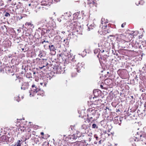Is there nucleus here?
Here are the masks:
<instances>
[{
	"instance_id": "nucleus-1",
	"label": "nucleus",
	"mask_w": 146,
	"mask_h": 146,
	"mask_svg": "<svg viewBox=\"0 0 146 146\" xmlns=\"http://www.w3.org/2000/svg\"><path fill=\"white\" fill-rule=\"evenodd\" d=\"M88 110L89 111L88 114L87 115L88 119H89L88 122L93 121V120L92 119L96 115L95 110H92V108H90L88 109Z\"/></svg>"
},
{
	"instance_id": "nucleus-2",
	"label": "nucleus",
	"mask_w": 146,
	"mask_h": 146,
	"mask_svg": "<svg viewBox=\"0 0 146 146\" xmlns=\"http://www.w3.org/2000/svg\"><path fill=\"white\" fill-rule=\"evenodd\" d=\"M137 44H132V43H129L128 46V51H132L133 54L134 53H137L138 52L137 49L139 46H137Z\"/></svg>"
},
{
	"instance_id": "nucleus-3",
	"label": "nucleus",
	"mask_w": 146,
	"mask_h": 146,
	"mask_svg": "<svg viewBox=\"0 0 146 146\" xmlns=\"http://www.w3.org/2000/svg\"><path fill=\"white\" fill-rule=\"evenodd\" d=\"M46 19H43L37 23V25L39 27L38 29H41V28L44 27H46Z\"/></svg>"
},
{
	"instance_id": "nucleus-4",
	"label": "nucleus",
	"mask_w": 146,
	"mask_h": 146,
	"mask_svg": "<svg viewBox=\"0 0 146 146\" xmlns=\"http://www.w3.org/2000/svg\"><path fill=\"white\" fill-rule=\"evenodd\" d=\"M31 91H29V93H30L29 95L31 96V95L32 92L36 93L39 90H40V89L38 88H36L35 85L33 84L32 86V88L31 89Z\"/></svg>"
},
{
	"instance_id": "nucleus-5",
	"label": "nucleus",
	"mask_w": 146,
	"mask_h": 146,
	"mask_svg": "<svg viewBox=\"0 0 146 146\" xmlns=\"http://www.w3.org/2000/svg\"><path fill=\"white\" fill-rule=\"evenodd\" d=\"M135 32L133 31H130L128 30V40L130 41L131 40L132 38L134 37V36L136 35L135 34Z\"/></svg>"
},
{
	"instance_id": "nucleus-6",
	"label": "nucleus",
	"mask_w": 146,
	"mask_h": 146,
	"mask_svg": "<svg viewBox=\"0 0 146 146\" xmlns=\"http://www.w3.org/2000/svg\"><path fill=\"white\" fill-rule=\"evenodd\" d=\"M140 141H143L144 143L146 144V134H143L140 135Z\"/></svg>"
},
{
	"instance_id": "nucleus-7",
	"label": "nucleus",
	"mask_w": 146,
	"mask_h": 146,
	"mask_svg": "<svg viewBox=\"0 0 146 146\" xmlns=\"http://www.w3.org/2000/svg\"><path fill=\"white\" fill-rule=\"evenodd\" d=\"M71 63L73 64V66L76 65V66L77 67H78V65L79 64V63L75 60L74 56L71 60Z\"/></svg>"
},
{
	"instance_id": "nucleus-8",
	"label": "nucleus",
	"mask_w": 146,
	"mask_h": 146,
	"mask_svg": "<svg viewBox=\"0 0 146 146\" xmlns=\"http://www.w3.org/2000/svg\"><path fill=\"white\" fill-rule=\"evenodd\" d=\"M29 87V84L27 82H24L22 85L21 87V89L23 90H25L27 89Z\"/></svg>"
},
{
	"instance_id": "nucleus-9",
	"label": "nucleus",
	"mask_w": 146,
	"mask_h": 146,
	"mask_svg": "<svg viewBox=\"0 0 146 146\" xmlns=\"http://www.w3.org/2000/svg\"><path fill=\"white\" fill-rule=\"evenodd\" d=\"M36 59L38 60H41L40 61L42 62V63H43V64H44V63L45 62V64H44V65H43V66L40 68V69H42V68H43V67L45 66H47L48 64V63L46 62V60L45 59H42H42H40V58H37Z\"/></svg>"
},
{
	"instance_id": "nucleus-10",
	"label": "nucleus",
	"mask_w": 146,
	"mask_h": 146,
	"mask_svg": "<svg viewBox=\"0 0 146 146\" xmlns=\"http://www.w3.org/2000/svg\"><path fill=\"white\" fill-rule=\"evenodd\" d=\"M101 91L98 89L94 90L93 91V93L95 96H97L99 95V93H100Z\"/></svg>"
},
{
	"instance_id": "nucleus-11",
	"label": "nucleus",
	"mask_w": 146,
	"mask_h": 146,
	"mask_svg": "<svg viewBox=\"0 0 146 146\" xmlns=\"http://www.w3.org/2000/svg\"><path fill=\"white\" fill-rule=\"evenodd\" d=\"M48 0H42L41 2V5H42L46 6L50 5Z\"/></svg>"
},
{
	"instance_id": "nucleus-12",
	"label": "nucleus",
	"mask_w": 146,
	"mask_h": 146,
	"mask_svg": "<svg viewBox=\"0 0 146 146\" xmlns=\"http://www.w3.org/2000/svg\"><path fill=\"white\" fill-rule=\"evenodd\" d=\"M8 139V137L5 135L2 136L1 138V140L3 142H7Z\"/></svg>"
},
{
	"instance_id": "nucleus-13",
	"label": "nucleus",
	"mask_w": 146,
	"mask_h": 146,
	"mask_svg": "<svg viewBox=\"0 0 146 146\" xmlns=\"http://www.w3.org/2000/svg\"><path fill=\"white\" fill-rule=\"evenodd\" d=\"M23 5V4L21 3L20 2H19L16 6V9H19L22 8V6Z\"/></svg>"
},
{
	"instance_id": "nucleus-14",
	"label": "nucleus",
	"mask_w": 146,
	"mask_h": 146,
	"mask_svg": "<svg viewBox=\"0 0 146 146\" xmlns=\"http://www.w3.org/2000/svg\"><path fill=\"white\" fill-rule=\"evenodd\" d=\"M22 141V140H18L17 142H16L14 145V146H21Z\"/></svg>"
},
{
	"instance_id": "nucleus-15",
	"label": "nucleus",
	"mask_w": 146,
	"mask_h": 146,
	"mask_svg": "<svg viewBox=\"0 0 146 146\" xmlns=\"http://www.w3.org/2000/svg\"><path fill=\"white\" fill-rule=\"evenodd\" d=\"M42 31L41 34L43 35L45 34L46 32L47 29L44 28H42L41 29H40Z\"/></svg>"
},
{
	"instance_id": "nucleus-16",
	"label": "nucleus",
	"mask_w": 146,
	"mask_h": 146,
	"mask_svg": "<svg viewBox=\"0 0 146 146\" xmlns=\"http://www.w3.org/2000/svg\"><path fill=\"white\" fill-rule=\"evenodd\" d=\"M49 48L51 51H54L55 50L54 47L53 45H49Z\"/></svg>"
},
{
	"instance_id": "nucleus-17",
	"label": "nucleus",
	"mask_w": 146,
	"mask_h": 146,
	"mask_svg": "<svg viewBox=\"0 0 146 146\" xmlns=\"http://www.w3.org/2000/svg\"><path fill=\"white\" fill-rule=\"evenodd\" d=\"M77 138V136H75L73 135H72L70 138V139H72V140H75Z\"/></svg>"
},
{
	"instance_id": "nucleus-18",
	"label": "nucleus",
	"mask_w": 146,
	"mask_h": 146,
	"mask_svg": "<svg viewBox=\"0 0 146 146\" xmlns=\"http://www.w3.org/2000/svg\"><path fill=\"white\" fill-rule=\"evenodd\" d=\"M144 3V2L143 0H141L139 2L138 4H137V3H136V4L137 5H138V4H140L141 5H143Z\"/></svg>"
},
{
	"instance_id": "nucleus-19",
	"label": "nucleus",
	"mask_w": 146,
	"mask_h": 146,
	"mask_svg": "<svg viewBox=\"0 0 146 146\" xmlns=\"http://www.w3.org/2000/svg\"><path fill=\"white\" fill-rule=\"evenodd\" d=\"M81 128L83 129H86L87 128V126L85 124H84L82 125Z\"/></svg>"
},
{
	"instance_id": "nucleus-20",
	"label": "nucleus",
	"mask_w": 146,
	"mask_h": 146,
	"mask_svg": "<svg viewBox=\"0 0 146 146\" xmlns=\"http://www.w3.org/2000/svg\"><path fill=\"white\" fill-rule=\"evenodd\" d=\"M92 127L93 128H96L98 129V126L95 123H94L92 125Z\"/></svg>"
},
{
	"instance_id": "nucleus-21",
	"label": "nucleus",
	"mask_w": 146,
	"mask_h": 146,
	"mask_svg": "<svg viewBox=\"0 0 146 146\" xmlns=\"http://www.w3.org/2000/svg\"><path fill=\"white\" fill-rule=\"evenodd\" d=\"M15 99L18 102L20 101V100L19 99V96H18L17 97H15Z\"/></svg>"
},
{
	"instance_id": "nucleus-22",
	"label": "nucleus",
	"mask_w": 146,
	"mask_h": 146,
	"mask_svg": "<svg viewBox=\"0 0 146 146\" xmlns=\"http://www.w3.org/2000/svg\"><path fill=\"white\" fill-rule=\"evenodd\" d=\"M87 52L86 51H85V49L84 50V51L83 52V53L82 54V56H84L86 55V54Z\"/></svg>"
},
{
	"instance_id": "nucleus-23",
	"label": "nucleus",
	"mask_w": 146,
	"mask_h": 146,
	"mask_svg": "<svg viewBox=\"0 0 146 146\" xmlns=\"http://www.w3.org/2000/svg\"><path fill=\"white\" fill-rule=\"evenodd\" d=\"M118 121H119L117 119H114L113 120V121H114V123L116 124L118 123H119Z\"/></svg>"
},
{
	"instance_id": "nucleus-24",
	"label": "nucleus",
	"mask_w": 146,
	"mask_h": 146,
	"mask_svg": "<svg viewBox=\"0 0 146 146\" xmlns=\"http://www.w3.org/2000/svg\"><path fill=\"white\" fill-rule=\"evenodd\" d=\"M93 28L92 27V25H90L89 27H88V31H90L91 30L93 29Z\"/></svg>"
},
{
	"instance_id": "nucleus-25",
	"label": "nucleus",
	"mask_w": 146,
	"mask_h": 146,
	"mask_svg": "<svg viewBox=\"0 0 146 146\" xmlns=\"http://www.w3.org/2000/svg\"><path fill=\"white\" fill-rule=\"evenodd\" d=\"M80 67L78 66V67L77 68H76V70L78 72H80V69L79 68Z\"/></svg>"
},
{
	"instance_id": "nucleus-26",
	"label": "nucleus",
	"mask_w": 146,
	"mask_h": 146,
	"mask_svg": "<svg viewBox=\"0 0 146 146\" xmlns=\"http://www.w3.org/2000/svg\"><path fill=\"white\" fill-rule=\"evenodd\" d=\"M5 17H9L10 16V14H9V13L6 12L5 15Z\"/></svg>"
},
{
	"instance_id": "nucleus-27",
	"label": "nucleus",
	"mask_w": 146,
	"mask_h": 146,
	"mask_svg": "<svg viewBox=\"0 0 146 146\" xmlns=\"http://www.w3.org/2000/svg\"><path fill=\"white\" fill-rule=\"evenodd\" d=\"M56 69L57 71L58 72H60V68L57 67V68H56Z\"/></svg>"
},
{
	"instance_id": "nucleus-28",
	"label": "nucleus",
	"mask_w": 146,
	"mask_h": 146,
	"mask_svg": "<svg viewBox=\"0 0 146 146\" xmlns=\"http://www.w3.org/2000/svg\"><path fill=\"white\" fill-rule=\"evenodd\" d=\"M77 75V74L76 73H73L72 74V77H74L75 76H76Z\"/></svg>"
},
{
	"instance_id": "nucleus-29",
	"label": "nucleus",
	"mask_w": 146,
	"mask_h": 146,
	"mask_svg": "<svg viewBox=\"0 0 146 146\" xmlns=\"http://www.w3.org/2000/svg\"><path fill=\"white\" fill-rule=\"evenodd\" d=\"M64 15H65V16H67L68 17H69V14L68 13H66V14L64 13ZM63 15L64 16V15Z\"/></svg>"
},
{
	"instance_id": "nucleus-30",
	"label": "nucleus",
	"mask_w": 146,
	"mask_h": 146,
	"mask_svg": "<svg viewBox=\"0 0 146 146\" xmlns=\"http://www.w3.org/2000/svg\"><path fill=\"white\" fill-rule=\"evenodd\" d=\"M131 115V114H129V115H128V117H132V116L134 117V115L133 113V115L132 116Z\"/></svg>"
},
{
	"instance_id": "nucleus-31",
	"label": "nucleus",
	"mask_w": 146,
	"mask_h": 146,
	"mask_svg": "<svg viewBox=\"0 0 146 146\" xmlns=\"http://www.w3.org/2000/svg\"><path fill=\"white\" fill-rule=\"evenodd\" d=\"M127 116L126 115H125L123 117H121L122 118H123V119H126Z\"/></svg>"
},
{
	"instance_id": "nucleus-32",
	"label": "nucleus",
	"mask_w": 146,
	"mask_h": 146,
	"mask_svg": "<svg viewBox=\"0 0 146 146\" xmlns=\"http://www.w3.org/2000/svg\"><path fill=\"white\" fill-rule=\"evenodd\" d=\"M25 24L26 25H28L29 26L30 25H31V24L30 23H27Z\"/></svg>"
},
{
	"instance_id": "nucleus-33",
	"label": "nucleus",
	"mask_w": 146,
	"mask_h": 146,
	"mask_svg": "<svg viewBox=\"0 0 146 146\" xmlns=\"http://www.w3.org/2000/svg\"><path fill=\"white\" fill-rule=\"evenodd\" d=\"M50 31V30L49 29H47L46 32V33H49V32Z\"/></svg>"
},
{
	"instance_id": "nucleus-34",
	"label": "nucleus",
	"mask_w": 146,
	"mask_h": 146,
	"mask_svg": "<svg viewBox=\"0 0 146 146\" xmlns=\"http://www.w3.org/2000/svg\"><path fill=\"white\" fill-rule=\"evenodd\" d=\"M94 137L96 138L97 140H98V137L97 136H96V135H94Z\"/></svg>"
},
{
	"instance_id": "nucleus-35",
	"label": "nucleus",
	"mask_w": 146,
	"mask_h": 146,
	"mask_svg": "<svg viewBox=\"0 0 146 146\" xmlns=\"http://www.w3.org/2000/svg\"><path fill=\"white\" fill-rule=\"evenodd\" d=\"M125 25V24L124 23L122 24L121 25V26L122 27H124V25Z\"/></svg>"
},
{
	"instance_id": "nucleus-36",
	"label": "nucleus",
	"mask_w": 146,
	"mask_h": 146,
	"mask_svg": "<svg viewBox=\"0 0 146 146\" xmlns=\"http://www.w3.org/2000/svg\"><path fill=\"white\" fill-rule=\"evenodd\" d=\"M57 20L59 22H60L61 21V19L60 18L57 19Z\"/></svg>"
},
{
	"instance_id": "nucleus-37",
	"label": "nucleus",
	"mask_w": 146,
	"mask_h": 146,
	"mask_svg": "<svg viewBox=\"0 0 146 146\" xmlns=\"http://www.w3.org/2000/svg\"><path fill=\"white\" fill-rule=\"evenodd\" d=\"M102 143V140H100L99 141V143L100 144H101Z\"/></svg>"
},
{
	"instance_id": "nucleus-38",
	"label": "nucleus",
	"mask_w": 146,
	"mask_h": 146,
	"mask_svg": "<svg viewBox=\"0 0 146 146\" xmlns=\"http://www.w3.org/2000/svg\"><path fill=\"white\" fill-rule=\"evenodd\" d=\"M38 56L40 57H41V56H42V55L41 54H39L38 55Z\"/></svg>"
},
{
	"instance_id": "nucleus-39",
	"label": "nucleus",
	"mask_w": 146,
	"mask_h": 146,
	"mask_svg": "<svg viewBox=\"0 0 146 146\" xmlns=\"http://www.w3.org/2000/svg\"><path fill=\"white\" fill-rule=\"evenodd\" d=\"M40 134L42 135H43L44 134V133L43 132H41V133H40Z\"/></svg>"
},
{
	"instance_id": "nucleus-40",
	"label": "nucleus",
	"mask_w": 146,
	"mask_h": 146,
	"mask_svg": "<svg viewBox=\"0 0 146 146\" xmlns=\"http://www.w3.org/2000/svg\"><path fill=\"white\" fill-rule=\"evenodd\" d=\"M43 42H48V41H46L45 40H44L43 41Z\"/></svg>"
},
{
	"instance_id": "nucleus-41",
	"label": "nucleus",
	"mask_w": 146,
	"mask_h": 146,
	"mask_svg": "<svg viewBox=\"0 0 146 146\" xmlns=\"http://www.w3.org/2000/svg\"><path fill=\"white\" fill-rule=\"evenodd\" d=\"M91 138H89V141H91Z\"/></svg>"
},
{
	"instance_id": "nucleus-42",
	"label": "nucleus",
	"mask_w": 146,
	"mask_h": 146,
	"mask_svg": "<svg viewBox=\"0 0 146 146\" xmlns=\"http://www.w3.org/2000/svg\"><path fill=\"white\" fill-rule=\"evenodd\" d=\"M104 52V50H103L102 52V53Z\"/></svg>"
},
{
	"instance_id": "nucleus-43",
	"label": "nucleus",
	"mask_w": 146,
	"mask_h": 146,
	"mask_svg": "<svg viewBox=\"0 0 146 146\" xmlns=\"http://www.w3.org/2000/svg\"><path fill=\"white\" fill-rule=\"evenodd\" d=\"M44 42H43V41H42L41 43H42V44H43L44 43Z\"/></svg>"
},
{
	"instance_id": "nucleus-44",
	"label": "nucleus",
	"mask_w": 146,
	"mask_h": 146,
	"mask_svg": "<svg viewBox=\"0 0 146 146\" xmlns=\"http://www.w3.org/2000/svg\"><path fill=\"white\" fill-rule=\"evenodd\" d=\"M92 2H93V3H94H94L95 2H94V1H92Z\"/></svg>"
},
{
	"instance_id": "nucleus-45",
	"label": "nucleus",
	"mask_w": 146,
	"mask_h": 146,
	"mask_svg": "<svg viewBox=\"0 0 146 146\" xmlns=\"http://www.w3.org/2000/svg\"><path fill=\"white\" fill-rule=\"evenodd\" d=\"M36 74V73H35V72H33V74Z\"/></svg>"
},
{
	"instance_id": "nucleus-46",
	"label": "nucleus",
	"mask_w": 146,
	"mask_h": 146,
	"mask_svg": "<svg viewBox=\"0 0 146 146\" xmlns=\"http://www.w3.org/2000/svg\"><path fill=\"white\" fill-rule=\"evenodd\" d=\"M40 84L41 85H42V83H40Z\"/></svg>"
},
{
	"instance_id": "nucleus-47",
	"label": "nucleus",
	"mask_w": 146,
	"mask_h": 146,
	"mask_svg": "<svg viewBox=\"0 0 146 146\" xmlns=\"http://www.w3.org/2000/svg\"><path fill=\"white\" fill-rule=\"evenodd\" d=\"M98 46H99V47H100V45H99V44H98Z\"/></svg>"
},
{
	"instance_id": "nucleus-48",
	"label": "nucleus",
	"mask_w": 146,
	"mask_h": 146,
	"mask_svg": "<svg viewBox=\"0 0 146 146\" xmlns=\"http://www.w3.org/2000/svg\"><path fill=\"white\" fill-rule=\"evenodd\" d=\"M101 87H103V86L102 85H101Z\"/></svg>"
},
{
	"instance_id": "nucleus-49",
	"label": "nucleus",
	"mask_w": 146,
	"mask_h": 146,
	"mask_svg": "<svg viewBox=\"0 0 146 146\" xmlns=\"http://www.w3.org/2000/svg\"><path fill=\"white\" fill-rule=\"evenodd\" d=\"M24 50V49L23 48L22 49V50Z\"/></svg>"
},
{
	"instance_id": "nucleus-50",
	"label": "nucleus",
	"mask_w": 146,
	"mask_h": 146,
	"mask_svg": "<svg viewBox=\"0 0 146 146\" xmlns=\"http://www.w3.org/2000/svg\"><path fill=\"white\" fill-rule=\"evenodd\" d=\"M94 143L96 144L97 143H96L95 142Z\"/></svg>"
},
{
	"instance_id": "nucleus-51",
	"label": "nucleus",
	"mask_w": 146,
	"mask_h": 146,
	"mask_svg": "<svg viewBox=\"0 0 146 146\" xmlns=\"http://www.w3.org/2000/svg\"><path fill=\"white\" fill-rule=\"evenodd\" d=\"M52 1V0H48V1Z\"/></svg>"
},
{
	"instance_id": "nucleus-52",
	"label": "nucleus",
	"mask_w": 146,
	"mask_h": 146,
	"mask_svg": "<svg viewBox=\"0 0 146 146\" xmlns=\"http://www.w3.org/2000/svg\"><path fill=\"white\" fill-rule=\"evenodd\" d=\"M65 39H64V41H65Z\"/></svg>"
},
{
	"instance_id": "nucleus-53",
	"label": "nucleus",
	"mask_w": 146,
	"mask_h": 146,
	"mask_svg": "<svg viewBox=\"0 0 146 146\" xmlns=\"http://www.w3.org/2000/svg\"><path fill=\"white\" fill-rule=\"evenodd\" d=\"M75 14H74V15H75Z\"/></svg>"
}]
</instances>
